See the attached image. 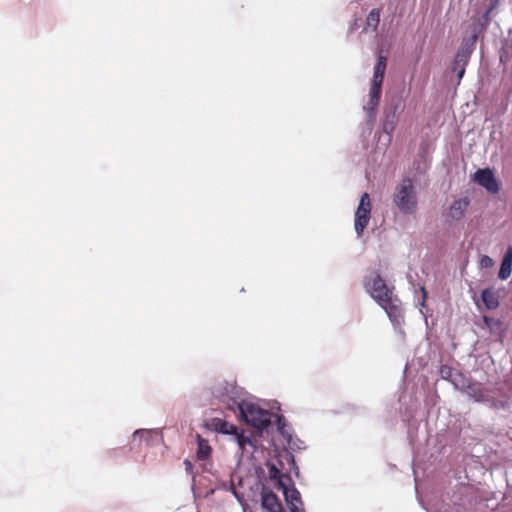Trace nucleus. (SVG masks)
<instances>
[{
    "instance_id": "10",
    "label": "nucleus",
    "mask_w": 512,
    "mask_h": 512,
    "mask_svg": "<svg viewBox=\"0 0 512 512\" xmlns=\"http://www.w3.org/2000/svg\"><path fill=\"white\" fill-rule=\"evenodd\" d=\"M470 57L462 53L456 52L454 61L451 66L452 72L457 74L458 82L463 78L466 66L469 63Z\"/></svg>"
},
{
    "instance_id": "11",
    "label": "nucleus",
    "mask_w": 512,
    "mask_h": 512,
    "mask_svg": "<svg viewBox=\"0 0 512 512\" xmlns=\"http://www.w3.org/2000/svg\"><path fill=\"white\" fill-rule=\"evenodd\" d=\"M269 478L276 482V486L279 489L284 487L287 482H292L291 477L288 474L282 473V471L276 467L275 464H267Z\"/></svg>"
},
{
    "instance_id": "7",
    "label": "nucleus",
    "mask_w": 512,
    "mask_h": 512,
    "mask_svg": "<svg viewBox=\"0 0 512 512\" xmlns=\"http://www.w3.org/2000/svg\"><path fill=\"white\" fill-rule=\"evenodd\" d=\"M470 28H471V34L468 37H465L463 39V41L457 51V52L462 53L469 57H471V55L475 49L476 42L478 40L479 35L483 32L482 29H479L474 24H472Z\"/></svg>"
},
{
    "instance_id": "24",
    "label": "nucleus",
    "mask_w": 512,
    "mask_h": 512,
    "mask_svg": "<svg viewBox=\"0 0 512 512\" xmlns=\"http://www.w3.org/2000/svg\"><path fill=\"white\" fill-rule=\"evenodd\" d=\"M396 124L397 122H393L392 120H384L383 131L386 134L391 135L396 128Z\"/></svg>"
},
{
    "instance_id": "9",
    "label": "nucleus",
    "mask_w": 512,
    "mask_h": 512,
    "mask_svg": "<svg viewBox=\"0 0 512 512\" xmlns=\"http://www.w3.org/2000/svg\"><path fill=\"white\" fill-rule=\"evenodd\" d=\"M261 500L262 507L268 512H280L283 509L280 499L272 491L263 493Z\"/></svg>"
},
{
    "instance_id": "13",
    "label": "nucleus",
    "mask_w": 512,
    "mask_h": 512,
    "mask_svg": "<svg viewBox=\"0 0 512 512\" xmlns=\"http://www.w3.org/2000/svg\"><path fill=\"white\" fill-rule=\"evenodd\" d=\"M512 273V245L508 247L498 273L501 280H506Z\"/></svg>"
},
{
    "instance_id": "29",
    "label": "nucleus",
    "mask_w": 512,
    "mask_h": 512,
    "mask_svg": "<svg viewBox=\"0 0 512 512\" xmlns=\"http://www.w3.org/2000/svg\"><path fill=\"white\" fill-rule=\"evenodd\" d=\"M283 428H284V424H282V420L281 418L278 419V430L280 431V433H284L283 431Z\"/></svg>"
},
{
    "instance_id": "2",
    "label": "nucleus",
    "mask_w": 512,
    "mask_h": 512,
    "mask_svg": "<svg viewBox=\"0 0 512 512\" xmlns=\"http://www.w3.org/2000/svg\"><path fill=\"white\" fill-rule=\"evenodd\" d=\"M363 286L375 302L385 310L391 322L400 324L403 321L401 301L394 294V286H389L378 272L366 276Z\"/></svg>"
},
{
    "instance_id": "3",
    "label": "nucleus",
    "mask_w": 512,
    "mask_h": 512,
    "mask_svg": "<svg viewBox=\"0 0 512 512\" xmlns=\"http://www.w3.org/2000/svg\"><path fill=\"white\" fill-rule=\"evenodd\" d=\"M393 203L404 214H413L416 211L417 194L410 178H403L395 187Z\"/></svg>"
},
{
    "instance_id": "21",
    "label": "nucleus",
    "mask_w": 512,
    "mask_h": 512,
    "mask_svg": "<svg viewBox=\"0 0 512 512\" xmlns=\"http://www.w3.org/2000/svg\"><path fill=\"white\" fill-rule=\"evenodd\" d=\"M387 60L385 56H378L377 62L374 67L373 75L384 76L386 70Z\"/></svg>"
},
{
    "instance_id": "12",
    "label": "nucleus",
    "mask_w": 512,
    "mask_h": 512,
    "mask_svg": "<svg viewBox=\"0 0 512 512\" xmlns=\"http://www.w3.org/2000/svg\"><path fill=\"white\" fill-rule=\"evenodd\" d=\"M481 299L485 307L489 310H494L499 307V295L493 288H486L481 293Z\"/></svg>"
},
{
    "instance_id": "8",
    "label": "nucleus",
    "mask_w": 512,
    "mask_h": 512,
    "mask_svg": "<svg viewBox=\"0 0 512 512\" xmlns=\"http://www.w3.org/2000/svg\"><path fill=\"white\" fill-rule=\"evenodd\" d=\"M469 205L470 199L468 197L457 199L450 205L447 216L453 220L459 221L464 217Z\"/></svg>"
},
{
    "instance_id": "19",
    "label": "nucleus",
    "mask_w": 512,
    "mask_h": 512,
    "mask_svg": "<svg viewBox=\"0 0 512 512\" xmlns=\"http://www.w3.org/2000/svg\"><path fill=\"white\" fill-rule=\"evenodd\" d=\"M371 216H355L354 227L358 237H361L368 226Z\"/></svg>"
},
{
    "instance_id": "16",
    "label": "nucleus",
    "mask_w": 512,
    "mask_h": 512,
    "mask_svg": "<svg viewBox=\"0 0 512 512\" xmlns=\"http://www.w3.org/2000/svg\"><path fill=\"white\" fill-rule=\"evenodd\" d=\"M466 392L477 402L485 400L486 393L481 383H469L466 386Z\"/></svg>"
},
{
    "instance_id": "20",
    "label": "nucleus",
    "mask_w": 512,
    "mask_h": 512,
    "mask_svg": "<svg viewBox=\"0 0 512 512\" xmlns=\"http://www.w3.org/2000/svg\"><path fill=\"white\" fill-rule=\"evenodd\" d=\"M216 429L224 434H232V435H234L238 430V428L235 425L230 424L223 420H220L218 422Z\"/></svg>"
},
{
    "instance_id": "28",
    "label": "nucleus",
    "mask_w": 512,
    "mask_h": 512,
    "mask_svg": "<svg viewBox=\"0 0 512 512\" xmlns=\"http://www.w3.org/2000/svg\"><path fill=\"white\" fill-rule=\"evenodd\" d=\"M184 465H185V470H186V472H188V473H192V470H193V464L191 463V461H189V460H185V461H184Z\"/></svg>"
},
{
    "instance_id": "18",
    "label": "nucleus",
    "mask_w": 512,
    "mask_h": 512,
    "mask_svg": "<svg viewBox=\"0 0 512 512\" xmlns=\"http://www.w3.org/2000/svg\"><path fill=\"white\" fill-rule=\"evenodd\" d=\"M380 22V10L377 8L372 9L367 18L366 25L367 27L372 28L373 31H376Z\"/></svg>"
},
{
    "instance_id": "4",
    "label": "nucleus",
    "mask_w": 512,
    "mask_h": 512,
    "mask_svg": "<svg viewBox=\"0 0 512 512\" xmlns=\"http://www.w3.org/2000/svg\"><path fill=\"white\" fill-rule=\"evenodd\" d=\"M384 76L373 75L372 84L369 93V102L363 108L367 112L369 119L375 117L376 108L379 104L382 94V84Z\"/></svg>"
},
{
    "instance_id": "26",
    "label": "nucleus",
    "mask_w": 512,
    "mask_h": 512,
    "mask_svg": "<svg viewBox=\"0 0 512 512\" xmlns=\"http://www.w3.org/2000/svg\"><path fill=\"white\" fill-rule=\"evenodd\" d=\"M453 369L449 366H442L440 368V374L443 379H449L452 377Z\"/></svg>"
},
{
    "instance_id": "25",
    "label": "nucleus",
    "mask_w": 512,
    "mask_h": 512,
    "mask_svg": "<svg viewBox=\"0 0 512 512\" xmlns=\"http://www.w3.org/2000/svg\"><path fill=\"white\" fill-rule=\"evenodd\" d=\"M494 265V261L491 257L483 255L480 259L481 268H491Z\"/></svg>"
},
{
    "instance_id": "1",
    "label": "nucleus",
    "mask_w": 512,
    "mask_h": 512,
    "mask_svg": "<svg viewBox=\"0 0 512 512\" xmlns=\"http://www.w3.org/2000/svg\"><path fill=\"white\" fill-rule=\"evenodd\" d=\"M216 396L231 411L238 410L242 419L257 430L262 431L270 425V413L254 403L242 400L237 386L225 383L216 390Z\"/></svg>"
},
{
    "instance_id": "27",
    "label": "nucleus",
    "mask_w": 512,
    "mask_h": 512,
    "mask_svg": "<svg viewBox=\"0 0 512 512\" xmlns=\"http://www.w3.org/2000/svg\"><path fill=\"white\" fill-rule=\"evenodd\" d=\"M385 120H392L393 122L398 121V114L391 112L389 110H385Z\"/></svg>"
},
{
    "instance_id": "30",
    "label": "nucleus",
    "mask_w": 512,
    "mask_h": 512,
    "mask_svg": "<svg viewBox=\"0 0 512 512\" xmlns=\"http://www.w3.org/2000/svg\"><path fill=\"white\" fill-rule=\"evenodd\" d=\"M430 149H431V144H430V143H426V144H425V147H423V148H422V150H423L425 153H428Z\"/></svg>"
},
{
    "instance_id": "6",
    "label": "nucleus",
    "mask_w": 512,
    "mask_h": 512,
    "mask_svg": "<svg viewBox=\"0 0 512 512\" xmlns=\"http://www.w3.org/2000/svg\"><path fill=\"white\" fill-rule=\"evenodd\" d=\"M290 483L291 482H287L284 484V487L279 488L283 491L289 510L290 512H304V510L301 508V495L295 487H288Z\"/></svg>"
},
{
    "instance_id": "17",
    "label": "nucleus",
    "mask_w": 512,
    "mask_h": 512,
    "mask_svg": "<svg viewBox=\"0 0 512 512\" xmlns=\"http://www.w3.org/2000/svg\"><path fill=\"white\" fill-rule=\"evenodd\" d=\"M197 443H198L197 458L199 460L208 459L212 452V449H211L208 441L198 435Z\"/></svg>"
},
{
    "instance_id": "22",
    "label": "nucleus",
    "mask_w": 512,
    "mask_h": 512,
    "mask_svg": "<svg viewBox=\"0 0 512 512\" xmlns=\"http://www.w3.org/2000/svg\"><path fill=\"white\" fill-rule=\"evenodd\" d=\"M234 436L241 450H244L246 445H254L252 440L248 436H245L242 431L237 430Z\"/></svg>"
},
{
    "instance_id": "23",
    "label": "nucleus",
    "mask_w": 512,
    "mask_h": 512,
    "mask_svg": "<svg viewBox=\"0 0 512 512\" xmlns=\"http://www.w3.org/2000/svg\"><path fill=\"white\" fill-rule=\"evenodd\" d=\"M401 109H402V99H401V97L395 96V97L391 98V100L388 103L385 110H389L391 112L398 114L399 110H401Z\"/></svg>"
},
{
    "instance_id": "5",
    "label": "nucleus",
    "mask_w": 512,
    "mask_h": 512,
    "mask_svg": "<svg viewBox=\"0 0 512 512\" xmlns=\"http://www.w3.org/2000/svg\"><path fill=\"white\" fill-rule=\"evenodd\" d=\"M474 179L491 194H497L500 190L499 183L494 173L488 168L478 170L474 175Z\"/></svg>"
},
{
    "instance_id": "15",
    "label": "nucleus",
    "mask_w": 512,
    "mask_h": 512,
    "mask_svg": "<svg viewBox=\"0 0 512 512\" xmlns=\"http://www.w3.org/2000/svg\"><path fill=\"white\" fill-rule=\"evenodd\" d=\"M371 199L367 192L361 195L359 205L356 209L355 216H371Z\"/></svg>"
},
{
    "instance_id": "14",
    "label": "nucleus",
    "mask_w": 512,
    "mask_h": 512,
    "mask_svg": "<svg viewBox=\"0 0 512 512\" xmlns=\"http://www.w3.org/2000/svg\"><path fill=\"white\" fill-rule=\"evenodd\" d=\"M498 4L499 0H492L486 11L482 14L478 21L473 24L484 31L490 24V14L497 8Z\"/></svg>"
}]
</instances>
